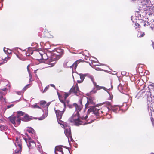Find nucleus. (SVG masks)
Here are the masks:
<instances>
[{"instance_id": "obj_19", "label": "nucleus", "mask_w": 154, "mask_h": 154, "mask_svg": "<svg viewBox=\"0 0 154 154\" xmlns=\"http://www.w3.org/2000/svg\"><path fill=\"white\" fill-rule=\"evenodd\" d=\"M151 112H149V114L151 116V120L152 125L154 126V111H152L151 109Z\"/></svg>"}, {"instance_id": "obj_11", "label": "nucleus", "mask_w": 154, "mask_h": 154, "mask_svg": "<svg viewBox=\"0 0 154 154\" xmlns=\"http://www.w3.org/2000/svg\"><path fill=\"white\" fill-rule=\"evenodd\" d=\"M25 140L27 144V145L29 149H32L35 148L36 146V144L34 141L31 139L30 138H29L28 139H25Z\"/></svg>"}, {"instance_id": "obj_41", "label": "nucleus", "mask_w": 154, "mask_h": 154, "mask_svg": "<svg viewBox=\"0 0 154 154\" xmlns=\"http://www.w3.org/2000/svg\"><path fill=\"white\" fill-rule=\"evenodd\" d=\"M87 118H88V116L86 115V116L85 117H84L83 118V119H87Z\"/></svg>"}, {"instance_id": "obj_33", "label": "nucleus", "mask_w": 154, "mask_h": 154, "mask_svg": "<svg viewBox=\"0 0 154 154\" xmlns=\"http://www.w3.org/2000/svg\"><path fill=\"white\" fill-rule=\"evenodd\" d=\"M2 92H0V99L2 100V98L3 96L2 95Z\"/></svg>"}, {"instance_id": "obj_36", "label": "nucleus", "mask_w": 154, "mask_h": 154, "mask_svg": "<svg viewBox=\"0 0 154 154\" xmlns=\"http://www.w3.org/2000/svg\"><path fill=\"white\" fill-rule=\"evenodd\" d=\"M32 53H33V52L32 51H31L30 53H27L26 54V56H29L30 54H32Z\"/></svg>"}, {"instance_id": "obj_35", "label": "nucleus", "mask_w": 154, "mask_h": 154, "mask_svg": "<svg viewBox=\"0 0 154 154\" xmlns=\"http://www.w3.org/2000/svg\"><path fill=\"white\" fill-rule=\"evenodd\" d=\"M4 52L6 54H7V51H8V48H4Z\"/></svg>"}, {"instance_id": "obj_31", "label": "nucleus", "mask_w": 154, "mask_h": 154, "mask_svg": "<svg viewBox=\"0 0 154 154\" xmlns=\"http://www.w3.org/2000/svg\"><path fill=\"white\" fill-rule=\"evenodd\" d=\"M150 27L152 29L154 30V20H153L152 22Z\"/></svg>"}, {"instance_id": "obj_21", "label": "nucleus", "mask_w": 154, "mask_h": 154, "mask_svg": "<svg viewBox=\"0 0 154 154\" xmlns=\"http://www.w3.org/2000/svg\"><path fill=\"white\" fill-rule=\"evenodd\" d=\"M135 14L136 17H137L136 18L137 20H140L142 19L143 17L142 16H141V14L139 13L138 12H136Z\"/></svg>"}, {"instance_id": "obj_9", "label": "nucleus", "mask_w": 154, "mask_h": 154, "mask_svg": "<svg viewBox=\"0 0 154 154\" xmlns=\"http://www.w3.org/2000/svg\"><path fill=\"white\" fill-rule=\"evenodd\" d=\"M89 78L93 82V84L94 85V88H96L97 90H99L101 89H103V90H104L105 91H106L110 95V94L109 93V92H108V90L109 91V90H111L112 89L113 87L112 86V85H111V88H106L104 87H101V86H99L98 85H97L96 84V83L94 82V77L92 76V75L90 76H89Z\"/></svg>"}, {"instance_id": "obj_28", "label": "nucleus", "mask_w": 154, "mask_h": 154, "mask_svg": "<svg viewBox=\"0 0 154 154\" xmlns=\"http://www.w3.org/2000/svg\"><path fill=\"white\" fill-rule=\"evenodd\" d=\"M6 129H7V127L6 126L4 125H1L0 126V130H1V131L5 130Z\"/></svg>"}, {"instance_id": "obj_45", "label": "nucleus", "mask_w": 154, "mask_h": 154, "mask_svg": "<svg viewBox=\"0 0 154 154\" xmlns=\"http://www.w3.org/2000/svg\"><path fill=\"white\" fill-rule=\"evenodd\" d=\"M38 150H39V151H40L41 150V148L40 147V146H39L38 147Z\"/></svg>"}, {"instance_id": "obj_5", "label": "nucleus", "mask_w": 154, "mask_h": 154, "mask_svg": "<svg viewBox=\"0 0 154 154\" xmlns=\"http://www.w3.org/2000/svg\"><path fill=\"white\" fill-rule=\"evenodd\" d=\"M23 112L19 111L17 112V116H11L9 119L11 122L15 126H17L20 124L21 122L20 117L23 115Z\"/></svg>"}, {"instance_id": "obj_38", "label": "nucleus", "mask_w": 154, "mask_h": 154, "mask_svg": "<svg viewBox=\"0 0 154 154\" xmlns=\"http://www.w3.org/2000/svg\"><path fill=\"white\" fill-rule=\"evenodd\" d=\"M11 50H8V51H7V54L8 53V54H11Z\"/></svg>"}, {"instance_id": "obj_23", "label": "nucleus", "mask_w": 154, "mask_h": 154, "mask_svg": "<svg viewBox=\"0 0 154 154\" xmlns=\"http://www.w3.org/2000/svg\"><path fill=\"white\" fill-rule=\"evenodd\" d=\"M26 130L29 133H31L32 134H35V132L34 130L31 127H27Z\"/></svg>"}, {"instance_id": "obj_42", "label": "nucleus", "mask_w": 154, "mask_h": 154, "mask_svg": "<svg viewBox=\"0 0 154 154\" xmlns=\"http://www.w3.org/2000/svg\"><path fill=\"white\" fill-rule=\"evenodd\" d=\"M50 85L52 87H54L55 88V85H54V84H50Z\"/></svg>"}, {"instance_id": "obj_37", "label": "nucleus", "mask_w": 154, "mask_h": 154, "mask_svg": "<svg viewBox=\"0 0 154 154\" xmlns=\"http://www.w3.org/2000/svg\"><path fill=\"white\" fill-rule=\"evenodd\" d=\"M29 85H26V86H25L23 88V89L24 90H26V89L28 88V86Z\"/></svg>"}, {"instance_id": "obj_26", "label": "nucleus", "mask_w": 154, "mask_h": 154, "mask_svg": "<svg viewBox=\"0 0 154 154\" xmlns=\"http://www.w3.org/2000/svg\"><path fill=\"white\" fill-rule=\"evenodd\" d=\"M144 33L141 32H138L137 34V36L138 37H141L143 36L144 35Z\"/></svg>"}, {"instance_id": "obj_44", "label": "nucleus", "mask_w": 154, "mask_h": 154, "mask_svg": "<svg viewBox=\"0 0 154 154\" xmlns=\"http://www.w3.org/2000/svg\"><path fill=\"white\" fill-rule=\"evenodd\" d=\"M151 91L152 92V93L154 94V88L152 89V90H151Z\"/></svg>"}, {"instance_id": "obj_15", "label": "nucleus", "mask_w": 154, "mask_h": 154, "mask_svg": "<svg viewBox=\"0 0 154 154\" xmlns=\"http://www.w3.org/2000/svg\"><path fill=\"white\" fill-rule=\"evenodd\" d=\"M55 153L56 154H63L62 148L60 146H57L55 147Z\"/></svg>"}, {"instance_id": "obj_2", "label": "nucleus", "mask_w": 154, "mask_h": 154, "mask_svg": "<svg viewBox=\"0 0 154 154\" xmlns=\"http://www.w3.org/2000/svg\"><path fill=\"white\" fill-rule=\"evenodd\" d=\"M79 102L80 104L79 105L76 103L73 104V106L75 108L76 112L74 113L69 119L71 123L76 125H79L82 123V121L79 117V112L82 108V101L80 100Z\"/></svg>"}, {"instance_id": "obj_56", "label": "nucleus", "mask_w": 154, "mask_h": 154, "mask_svg": "<svg viewBox=\"0 0 154 154\" xmlns=\"http://www.w3.org/2000/svg\"><path fill=\"white\" fill-rule=\"evenodd\" d=\"M112 98H113V96L112 95Z\"/></svg>"}, {"instance_id": "obj_30", "label": "nucleus", "mask_w": 154, "mask_h": 154, "mask_svg": "<svg viewBox=\"0 0 154 154\" xmlns=\"http://www.w3.org/2000/svg\"><path fill=\"white\" fill-rule=\"evenodd\" d=\"M123 86L122 85L120 84L119 85L118 88L119 89V90L120 91L121 90H122L123 89Z\"/></svg>"}, {"instance_id": "obj_43", "label": "nucleus", "mask_w": 154, "mask_h": 154, "mask_svg": "<svg viewBox=\"0 0 154 154\" xmlns=\"http://www.w3.org/2000/svg\"><path fill=\"white\" fill-rule=\"evenodd\" d=\"M13 106V105H9V106H8V108H10V107H12Z\"/></svg>"}, {"instance_id": "obj_29", "label": "nucleus", "mask_w": 154, "mask_h": 154, "mask_svg": "<svg viewBox=\"0 0 154 154\" xmlns=\"http://www.w3.org/2000/svg\"><path fill=\"white\" fill-rule=\"evenodd\" d=\"M11 57V56H8L6 57L3 60V62L4 63H5L6 62L7 60L10 59Z\"/></svg>"}, {"instance_id": "obj_32", "label": "nucleus", "mask_w": 154, "mask_h": 154, "mask_svg": "<svg viewBox=\"0 0 154 154\" xmlns=\"http://www.w3.org/2000/svg\"><path fill=\"white\" fill-rule=\"evenodd\" d=\"M49 85H48L46 87L44 90L43 91H42V93H45L46 91L48 90V89L49 88Z\"/></svg>"}, {"instance_id": "obj_14", "label": "nucleus", "mask_w": 154, "mask_h": 154, "mask_svg": "<svg viewBox=\"0 0 154 154\" xmlns=\"http://www.w3.org/2000/svg\"><path fill=\"white\" fill-rule=\"evenodd\" d=\"M107 106L103 107L102 109L101 110H100V114L104 113L105 114H106L107 112H108L109 110L110 106L108 105L107 102L106 103Z\"/></svg>"}, {"instance_id": "obj_27", "label": "nucleus", "mask_w": 154, "mask_h": 154, "mask_svg": "<svg viewBox=\"0 0 154 154\" xmlns=\"http://www.w3.org/2000/svg\"><path fill=\"white\" fill-rule=\"evenodd\" d=\"M21 149H20L19 148L15 150L13 154H21Z\"/></svg>"}, {"instance_id": "obj_6", "label": "nucleus", "mask_w": 154, "mask_h": 154, "mask_svg": "<svg viewBox=\"0 0 154 154\" xmlns=\"http://www.w3.org/2000/svg\"><path fill=\"white\" fill-rule=\"evenodd\" d=\"M137 3L140 5V10L145 11L150 5H151L150 0H138Z\"/></svg>"}, {"instance_id": "obj_8", "label": "nucleus", "mask_w": 154, "mask_h": 154, "mask_svg": "<svg viewBox=\"0 0 154 154\" xmlns=\"http://www.w3.org/2000/svg\"><path fill=\"white\" fill-rule=\"evenodd\" d=\"M65 128L64 133L65 135L67 137L68 142L70 144V142L73 141V140L72 137L71 132L70 128L69 126H67L66 125H64L63 127Z\"/></svg>"}, {"instance_id": "obj_10", "label": "nucleus", "mask_w": 154, "mask_h": 154, "mask_svg": "<svg viewBox=\"0 0 154 154\" xmlns=\"http://www.w3.org/2000/svg\"><path fill=\"white\" fill-rule=\"evenodd\" d=\"M78 62H79L77 61L71 65L70 61L68 60H66L63 63V66L66 68L69 67L72 68V71H73V69L75 70L76 69L77 66Z\"/></svg>"}, {"instance_id": "obj_51", "label": "nucleus", "mask_w": 154, "mask_h": 154, "mask_svg": "<svg viewBox=\"0 0 154 154\" xmlns=\"http://www.w3.org/2000/svg\"><path fill=\"white\" fill-rule=\"evenodd\" d=\"M94 65H95V66H98V65H96V64H94Z\"/></svg>"}, {"instance_id": "obj_16", "label": "nucleus", "mask_w": 154, "mask_h": 154, "mask_svg": "<svg viewBox=\"0 0 154 154\" xmlns=\"http://www.w3.org/2000/svg\"><path fill=\"white\" fill-rule=\"evenodd\" d=\"M20 118H20V120H21L24 121H28L30 119V117L27 114H24L23 112V115L21 116Z\"/></svg>"}, {"instance_id": "obj_49", "label": "nucleus", "mask_w": 154, "mask_h": 154, "mask_svg": "<svg viewBox=\"0 0 154 154\" xmlns=\"http://www.w3.org/2000/svg\"><path fill=\"white\" fill-rule=\"evenodd\" d=\"M31 49L30 48H28V51L29 50H30Z\"/></svg>"}, {"instance_id": "obj_12", "label": "nucleus", "mask_w": 154, "mask_h": 154, "mask_svg": "<svg viewBox=\"0 0 154 154\" xmlns=\"http://www.w3.org/2000/svg\"><path fill=\"white\" fill-rule=\"evenodd\" d=\"M107 103L108 105L110 106V108L114 112L117 113L120 110V107L119 105L112 106L110 103L108 102Z\"/></svg>"}, {"instance_id": "obj_24", "label": "nucleus", "mask_w": 154, "mask_h": 154, "mask_svg": "<svg viewBox=\"0 0 154 154\" xmlns=\"http://www.w3.org/2000/svg\"><path fill=\"white\" fill-rule=\"evenodd\" d=\"M38 103H36L35 104L32 105L31 106V107L32 108L35 109V108H41V107L38 105Z\"/></svg>"}, {"instance_id": "obj_48", "label": "nucleus", "mask_w": 154, "mask_h": 154, "mask_svg": "<svg viewBox=\"0 0 154 154\" xmlns=\"http://www.w3.org/2000/svg\"><path fill=\"white\" fill-rule=\"evenodd\" d=\"M17 57H18V58H19V59H20V57L18 56V55H17Z\"/></svg>"}, {"instance_id": "obj_55", "label": "nucleus", "mask_w": 154, "mask_h": 154, "mask_svg": "<svg viewBox=\"0 0 154 154\" xmlns=\"http://www.w3.org/2000/svg\"><path fill=\"white\" fill-rule=\"evenodd\" d=\"M126 96L127 97H128V96L127 95Z\"/></svg>"}, {"instance_id": "obj_3", "label": "nucleus", "mask_w": 154, "mask_h": 154, "mask_svg": "<svg viewBox=\"0 0 154 154\" xmlns=\"http://www.w3.org/2000/svg\"><path fill=\"white\" fill-rule=\"evenodd\" d=\"M80 100L82 102H87V103L85 105V108H89L88 110L89 112H93L94 114H95L97 116L100 114V110H98L95 108L94 105L95 103L94 102L93 99L92 98H88L86 97H83Z\"/></svg>"}, {"instance_id": "obj_52", "label": "nucleus", "mask_w": 154, "mask_h": 154, "mask_svg": "<svg viewBox=\"0 0 154 154\" xmlns=\"http://www.w3.org/2000/svg\"><path fill=\"white\" fill-rule=\"evenodd\" d=\"M2 64V63H0V65H1V64Z\"/></svg>"}, {"instance_id": "obj_40", "label": "nucleus", "mask_w": 154, "mask_h": 154, "mask_svg": "<svg viewBox=\"0 0 154 154\" xmlns=\"http://www.w3.org/2000/svg\"><path fill=\"white\" fill-rule=\"evenodd\" d=\"M17 93L18 95H20L21 94V92L20 91L17 92Z\"/></svg>"}, {"instance_id": "obj_25", "label": "nucleus", "mask_w": 154, "mask_h": 154, "mask_svg": "<svg viewBox=\"0 0 154 154\" xmlns=\"http://www.w3.org/2000/svg\"><path fill=\"white\" fill-rule=\"evenodd\" d=\"M31 66V65L30 64H29L27 66V70H28V73H29V77H30V78H29V81H31V78H32V75H31V73H30V69H29V66Z\"/></svg>"}, {"instance_id": "obj_39", "label": "nucleus", "mask_w": 154, "mask_h": 154, "mask_svg": "<svg viewBox=\"0 0 154 154\" xmlns=\"http://www.w3.org/2000/svg\"><path fill=\"white\" fill-rule=\"evenodd\" d=\"M135 25L136 26H137L138 27H139V26H140V25L139 24H138L137 23H135Z\"/></svg>"}, {"instance_id": "obj_4", "label": "nucleus", "mask_w": 154, "mask_h": 154, "mask_svg": "<svg viewBox=\"0 0 154 154\" xmlns=\"http://www.w3.org/2000/svg\"><path fill=\"white\" fill-rule=\"evenodd\" d=\"M60 101L62 103V104L60 105V106H62L63 108L62 110V109L60 108H58V109H57L56 108H55L54 110L58 123L61 125L62 127H63L64 126V123L63 121L60 120V119H61L62 115L65 110L66 105L63 100L60 99Z\"/></svg>"}, {"instance_id": "obj_17", "label": "nucleus", "mask_w": 154, "mask_h": 154, "mask_svg": "<svg viewBox=\"0 0 154 154\" xmlns=\"http://www.w3.org/2000/svg\"><path fill=\"white\" fill-rule=\"evenodd\" d=\"M79 92L78 87L77 85L73 86L70 90V92L76 94Z\"/></svg>"}, {"instance_id": "obj_18", "label": "nucleus", "mask_w": 154, "mask_h": 154, "mask_svg": "<svg viewBox=\"0 0 154 154\" xmlns=\"http://www.w3.org/2000/svg\"><path fill=\"white\" fill-rule=\"evenodd\" d=\"M70 92L69 93H65L64 94V100H62L60 98H59V99H60L62 100H63L64 102H65V104L66 102L67 103H69V101L66 100V99L67 97L70 95ZM66 105V104H65Z\"/></svg>"}, {"instance_id": "obj_1", "label": "nucleus", "mask_w": 154, "mask_h": 154, "mask_svg": "<svg viewBox=\"0 0 154 154\" xmlns=\"http://www.w3.org/2000/svg\"><path fill=\"white\" fill-rule=\"evenodd\" d=\"M38 53L37 55H40L41 57V59L44 60V62L46 63H48L51 65V66H54L56 63V60L58 59L56 57V55L51 52H47L46 53L40 50H37Z\"/></svg>"}, {"instance_id": "obj_34", "label": "nucleus", "mask_w": 154, "mask_h": 154, "mask_svg": "<svg viewBox=\"0 0 154 154\" xmlns=\"http://www.w3.org/2000/svg\"><path fill=\"white\" fill-rule=\"evenodd\" d=\"M106 114V117L107 118L109 119H110L111 118V117L110 115L107 114V113Z\"/></svg>"}, {"instance_id": "obj_47", "label": "nucleus", "mask_w": 154, "mask_h": 154, "mask_svg": "<svg viewBox=\"0 0 154 154\" xmlns=\"http://www.w3.org/2000/svg\"><path fill=\"white\" fill-rule=\"evenodd\" d=\"M6 90V88H5L3 89H2V90L3 91H5Z\"/></svg>"}, {"instance_id": "obj_53", "label": "nucleus", "mask_w": 154, "mask_h": 154, "mask_svg": "<svg viewBox=\"0 0 154 154\" xmlns=\"http://www.w3.org/2000/svg\"><path fill=\"white\" fill-rule=\"evenodd\" d=\"M94 93H95L96 92V91H93Z\"/></svg>"}, {"instance_id": "obj_50", "label": "nucleus", "mask_w": 154, "mask_h": 154, "mask_svg": "<svg viewBox=\"0 0 154 154\" xmlns=\"http://www.w3.org/2000/svg\"><path fill=\"white\" fill-rule=\"evenodd\" d=\"M146 25V24H144V26H145Z\"/></svg>"}, {"instance_id": "obj_7", "label": "nucleus", "mask_w": 154, "mask_h": 154, "mask_svg": "<svg viewBox=\"0 0 154 154\" xmlns=\"http://www.w3.org/2000/svg\"><path fill=\"white\" fill-rule=\"evenodd\" d=\"M40 104L41 107H45V113L41 117L38 118L39 120H42L46 118L48 115V107L50 103H46L45 101H42L40 102Z\"/></svg>"}, {"instance_id": "obj_13", "label": "nucleus", "mask_w": 154, "mask_h": 154, "mask_svg": "<svg viewBox=\"0 0 154 154\" xmlns=\"http://www.w3.org/2000/svg\"><path fill=\"white\" fill-rule=\"evenodd\" d=\"M15 145L17 149L19 148L20 149H22V141L20 138L18 137L16 138Z\"/></svg>"}, {"instance_id": "obj_54", "label": "nucleus", "mask_w": 154, "mask_h": 154, "mask_svg": "<svg viewBox=\"0 0 154 154\" xmlns=\"http://www.w3.org/2000/svg\"><path fill=\"white\" fill-rule=\"evenodd\" d=\"M26 135H27V134H26Z\"/></svg>"}, {"instance_id": "obj_46", "label": "nucleus", "mask_w": 154, "mask_h": 154, "mask_svg": "<svg viewBox=\"0 0 154 154\" xmlns=\"http://www.w3.org/2000/svg\"><path fill=\"white\" fill-rule=\"evenodd\" d=\"M152 45L153 48L154 49V43L153 42H152Z\"/></svg>"}, {"instance_id": "obj_20", "label": "nucleus", "mask_w": 154, "mask_h": 154, "mask_svg": "<svg viewBox=\"0 0 154 154\" xmlns=\"http://www.w3.org/2000/svg\"><path fill=\"white\" fill-rule=\"evenodd\" d=\"M145 11L149 12L150 14L154 13V6L150 5L149 8H148Z\"/></svg>"}, {"instance_id": "obj_22", "label": "nucleus", "mask_w": 154, "mask_h": 154, "mask_svg": "<svg viewBox=\"0 0 154 154\" xmlns=\"http://www.w3.org/2000/svg\"><path fill=\"white\" fill-rule=\"evenodd\" d=\"M80 75V78L81 79V80H78L77 82L79 83H81L83 82L84 80V79L85 77V75L84 74H79Z\"/></svg>"}]
</instances>
